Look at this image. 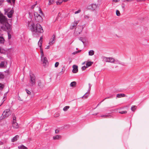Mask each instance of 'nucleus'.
Returning a JSON list of instances; mask_svg holds the SVG:
<instances>
[{
  "mask_svg": "<svg viewBox=\"0 0 149 149\" xmlns=\"http://www.w3.org/2000/svg\"><path fill=\"white\" fill-rule=\"evenodd\" d=\"M63 68L62 69L61 71V72H60V73H61L62 74H63V72H63Z\"/></svg>",
  "mask_w": 149,
  "mask_h": 149,
  "instance_id": "58",
  "label": "nucleus"
},
{
  "mask_svg": "<svg viewBox=\"0 0 149 149\" xmlns=\"http://www.w3.org/2000/svg\"><path fill=\"white\" fill-rule=\"evenodd\" d=\"M122 1L123 2H125L126 1V0H122Z\"/></svg>",
  "mask_w": 149,
  "mask_h": 149,
  "instance_id": "59",
  "label": "nucleus"
},
{
  "mask_svg": "<svg viewBox=\"0 0 149 149\" xmlns=\"http://www.w3.org/2000/svg\"><path fill=\"white\" fill-rule=\"evenodd\" d=\"M126 1H127V2H131L132 1H133V0H126Z\"/></svg>",
  "mask_w": 149,
  "mask_h": 149,
  "instance_id": "53",
  "label": "nucleus"
},
{
  "mask_svg": "<svg viewBox=\"0 0 149 149\" xmlns=\"http://www.w3.org/2000/svg\"><path fill=\"white\" fill-rule=\"evenodd\" d=\"M50 45H48V46H47V47L45 48V49H49L50 48Z\"/></svg>",
  "mask_w": 149,
  "mask_h": 149,
  "instance_id": "50",
  "label": "nucleus"
},
{
  "mask_svg": "<svg viewBox=\"0 0 149 149\" xmlns=\"http://www.w3.org/2000/svg\"><path fill=\"white\" fill-rule=\"evenodd\" d=\"M83 27L82 26H78L75 29V32L77 34H80L82 31Z\"/></svg>",
  "mask_w": 149,
  "mask_h": 149,
  "instance_id": "6",
  "label": "nucleus"
},
{
  "mask_svg": "<svg viewBox=\"0 0 149 149\" xmlns=\"http://www.w3.org/2000/svg\"><path fill=\"white\" fill-rule=\"evenodd\" d=\"M108 62L116 64L119 63V61L118 60H115L113 58L111 57H108Z\"/></svg>",
  "mask_w": 149,
  "mask_h": 149,
  "instance_id": "7",
  "label": "nucleus"
},
{
  "mask_svg": "<svg viewBox=\"0 0 149 149\" xmlns=\"http://www.w3.org/2000/svg\"><path fill=\"white\" fill-rule=\"evenodd\" d=\"M8 39H10L11 38V36L10 34L9 33H8Z\"/></svg>",
  "mask_w": 149,
  "mask_h": 149,
  "instance_id": "41",
  "label": "nucleus"
},
{
  "mask_svg": "<svg viewBox=\"0 0 149 149\" xmlns=\"http://www.w3.org/2000/svg\"><path fill=\"white\" fill-rule=\"evenodd\" d=\"M80 12H81L80 10H79L77 11H75L74 13L75 14H77L78 13H80Z\"/></svg>",
  "mask_w": 149,
  "mask_h": 149,
  "instance_id": "43",
  "label": "nucleus"
},
{
  "mask_svg": "<svg viewBox=\"0 0 149 149\" xmlns=\"http://www.w3.org/2000/svg\"><path fill=\"white\" fill-rule=\"evenodd\" d=\"M79 22V20H77L76 21H75L73 23H72L70 26V29H74L77 26Z\"/></svg>",
  "mask_w": 149,
  "mask_h": 149,
  "instance_id": "8",
  "label": "nucleus"
},
{
  "mask_svg": "<svg viewBox=\"0 0 149 149\" xmlns=\"http://www.w3.org/2000/svg\"><path fill=\"white\" fill-rule=\"evenodd\" d=\"M97 113H96L95 114H94L93 115H97Z\"/></svg>",
  "mask_w": 149,
  "mask_h": 149,
  "instance_id": "62",
  "label": "nucleus"
},
{
  "mask_svg": "<svg viewBox=\"0 0 149 149\" xmlns=\"http://www.w3.org/2000/svg\"><path fill=\"white\" fill-rule=\"evenodd\" d=\"M60 137V136L59 135H57L55 136H54L53 138L54 140H56L58 139Z\"/></svg>",
  "mask_w": 149,
  "mask_h": 149,
  "instance_id": "29",
  "label": "nucleus"
},
{
  "mask_svg": "<svg viewBox=\"0 0 149 149\" xmlns=\"http://www.w3.org/2000/svg\"><path fill=\"white\" fill-rule=\"evenodd\" d=\"M36 3L32 6L31 8L33 9L34 11V16L36 22H42L43 19L41 15H39L38 13L41 14L42 15L43 13L40 8L38 7V6H36Z\"/></svg>",
  "mask_w": 149,
  "mask_h": 149,
  "instance_id": "2",
  "label": "nucleus"
},
{
  "mask_svg": "<svg viewBox=\"0 0 149 149\" xmlns=\"http://www.w3.org/2000/svg\"><path fill=\"white\" fill-rule=\"evenodd\" d=\"M16 117L15 116H13V121H15V122H16Z\"/></svg>",
  "mask_w": 149,
  "mask_h": 149,
  "instance_id": "44",
  "label": "nucleus"
},
{
  "mask_svg": "<svg viewBox=\"0 0 149 149\" xmlns=\"http://www.w3.org/2000/svg\"><path fill=\"white\" fill-rule=\"evenodd\" d=\"M73 68L72 70V72L74 73H76L78 71V67L77 66L75 65H73L72 66Z\"/></svg>",
  "mask_w": 149,
  "mask_h": 149,
  "instance_id": "12",
  "label": "nucleus"
},
{
  "mask_svg": "<svg viewBox=\"0 0 149 149\" xmlns=\"http://www.w3.org/2000/svg\"><path fill=\"white\" fill-rule=\"evenodd\" d=\"M101 117H103L104 118H111V116L110 115L107 114L101 116Z\"/></svg>",
  "mask_w": 149,
  "mask_h": 149,
  "instance_id": "24",
  "label": "nucleus"
},
{
  "mask_svg": "<svg viewBox=\"0 0 149 149\" xmlns=\"http://www.w3.org/2000/svg\"><path fill=\"white\" fill-rule=\"evenodd\" d=\"M122 7L123 8H124V6H122Z\"/></svg>",
  "mask_w": 149,
  "mask_h": 149,
  "instance_id": "63",
  "label": "nucleus"
},
{
  "mask_svg": "<svg viewBox=\"0 0 149 149\" xmlns=\"http://www.w3.org/2000/svg\"><path fill=\"white\" fill-rule=\"evenodd\" d=\"M4 86L1 83H0V88H3Z\"/></svg>",
  "mask_w": 149,
  "mask_h": 149,
  "instance_id": "42",
  "label": "nucleus"
},
{
  "mask_svg": "<svg viewBox=\"0 0 149 149\" xmlns=\"http://www.w3.org/2000/svg\"><path fill=\"white\" fill-rule=\"evenodd\" d=\"M42 44V41H39L38 43V45L40 47V52L41 54V55L42 56H43L44 55V54L43 53V50L42 49L41 47V46Z\"/></svg>",
  "mask_w": 149,
  "mask_h": 149,
  "instance_id": "9",
  "label": "nucleus"
},
{
  "mask_svg": "<svg viewBox=\"0 0 149 149\" xmlns=\"http://www.w3.org/2000/svg\"><path fill=\"white\" fill-rule=\"evenodd\" d=\"M63 0H58L56 2V3L57 5L61 4L63 2Z\"/></svg>",
  "mask_w": 149,
  "mask_h": 149,
  "instance_id": "25",
  "label": "nucleus"
},
{
  "mask_svg": "<svg viewBox=\"0 0 149 149\" xmlns=\"http://www.w3.org/2000/svg\"><path fill=\"white\" fill-rule=\"evenodd\" d=\"M30 80H35L36 78L34 75L31 73H30Z\"/></svg>",
  "mask_w": 149,
  "mask_h": 149,
  "instance_id": "16",
  "label": "nucleus"
},
{
  "mask_svg": "<svg viewBox=\"0 0 149 149\" xmlns=\"http://www.w3.org/2000/svg\"><path fill=\"white\" fill-rule=\"evenodd\" d=\"M89 18V16L88 15H86L84 16V18L86 19H88Z\"/></svg>",
  "mask_w": 149,
  "mask_h": 149,
  "instance_id": "38",
  "label": "nucleus"
},
{
  "mask_svg": "<svg viewBox=\"0 0 149 149\" xmlns=\"http://www.w3.org/2000/svg\"><path fill=\"white\" fill-rule=\"evenodd\" d=\"M18 149H27V148L24 146L23 145H22L20 146H18Z\"/></svg>",
  "mask_w": 149,
  "mask_h": 149,
  "instance_id": "20",
  "label": "nucleus"
},
{
  "mask_svg": "<svg viewBox=\"0 0 149 149\" xmlns=\"http://www.w3.org/2000/svg\"><path fill=\"white\" fill-rule=\"evenodd\" d=\"M120 1V0H112V1L114 2H119Z\"/></svg>",
  "mask_w": 149,
  "mask_h": 149,
  "instance_id": "46",
  "label": "nucleus"
},
{
  "mask_svg": "<svg viewBox=\"0 0 149 149\" xmlns=\"http://www.w3.org/2000/svg\"><path fill=\"white\" fill-rule=\"evenodd\" d=\"M79 40L81 41L82 42L84 43V42L82 40V38H81L80 39H79Z\"/></svg>",
  "mask_w": 149,
  "mask_h": 149,
  "instance_id": "54",
  "label": "nucleus"
},
{
  "mask_svg": "<svg viewBox=\"0 0 149 149\" xmlns=\"http://www.w3.org/2000/svg\"><path fill=\"white\" fill-rule=\"evenodd\" d=\"M26 92L27 93L28 95H30V94L31 93V92L29 91L27 89H26Z\"/></svg>",
  "mask_w": 149,
  "mask_h": 149,
  "instance_id": "40",
  "label": "nucleus"
},
{
  "mask_svg": "<svg viewBox=\"0 0 149 149\" xmlns=\"http://www.w3.org/2000/svg\"><path fill=\"white\" fill-rule=\"evenodd\" d=\"M94 54V51L92 50H90L88 52V55L89 56H92Z\"/></svg>",
  "mask_w": 149,
  "mask_h": 149,
  "instance_id": "22",
  "label": "nucleus"
},
{
  "mask_svg": "<svg viewBox=\"0 0 149 149\" xmlns=\"http://www.w3.org/2000/svg\"><path fill=\"white\" fill-rule=\"evenodd\" d=\"M78 53V52H77V51L76 52H74L73 53H72V54L73 55H75V54H77Z\"/></svg>",
  "mask_w": 149,
  "mask_h": 149,
  "instance_id": "51",
  "label": "nucleus"
},
{
  "mask_svg": "<svg viewBox=\"0 0 149 149\" xmlns=\"http://www.w3.org/2000/svg\"><path fill=\"white\" fill-rule=\"evenodd\" d=\"M38 85L40 88H42L44 86L43 82L40 80H39L38 81Z\"/></svg>",
  "mask_w": 149,
  "mask_h": 149,
  "instance_id": "13",
  "label": "nucleus"
},
{
  "mask_svg": "<svg viewBox=\"0 0 149 149\" xmlns=\"http://www.w3.org/2000/svg\"><path fill=\"white\" fill-rule=\"evenodd\" d=\"M116 15L118 16H119L120 15V11L118 10H117L116 11Z\"/></svg>",
  "mask_w": 149,
  "mask_h": 149,
  "instance_id": "34",
  "label": "nucleus"
},
{
  "mask_svg": "<svg viewBox=\"0 0 149 149\" xmlns=\"http://www.w3.org/2000/svg\"><path fill=\"white\" fill-rule=\"evenodd\" d=\"M19 136L18 135H16L12 139V141L14 142L17 141L18 138Z\"/></svg>",
  "mask_w": 149,
  "mask_h": 149,
  "instance_id": "19",
  "label": "nucleus"
},
{
  "mask_svg": "<svg viewBox=\"0 0 149 149\" xmlns=\"http://www.w3.org/2000/svg\"><path fill=\"white\" fill-rule=\"evenodd\" d=\"M126 96V95L123 93L118 94L117 95L116 97L118 98H120L121 97H124Z\"/></svg>",
  "mask_w": 149,
  "mask_h": 149,
  "instance_id": "18",
  "label": "nucleus"
},
{
  "mask_svg": "<svg viewBox=\"0 0 149 149\" xmlns=\"http://www.w3.org/2000/svg\"><path fill=\"white\" fill-rule=\"evenodd\" d=\"M7 20L5 17L0 12V24H2L3 26L6 24Z\"/></svg>",
  "mask_w": 149,
  "mask_h": 149,
  "instance_id": "4",
  "label": "nucleus"
},
{
  "mask_svg": "<svg viewBox=\"0 0 149 149\" xmlns=\"http://www.w3.org/2000/svg\"><path fill=\"white\" fill-rule=\"evenodd\" d=\"M59 131L58 130H56L55 131V132L56 133H57Z\"/></svg>",
  "mask_w": 149,
  "mask_h": 149,
  "instance_id": "52",
  "label": "nucleus"
},
{
  "mask_svg": "<svg viewBox=\"0 0 149 149\" xmlns=\"http://www.w3.org/2000/svg\"><path fill=\"white\" fill-rule=\"evenodd\" d=\"M101 59L102 61L106 62H108V57L104 56H102L101 57Z\"/></svg>",
  "mask_w": 149,
  "mask_h": 149,
  "instance_id": "17",
  "label": "nucleus"
},
{
  "mask_svg": "<svg viewBox=\"0 0 149 149\" xmlns=\"http://www.w3.org/2000/svg\"><path fill=\"white\" fill-rule=\"evenodd\" d=\"M4 141H0V145H2L4 144Z\"/></svg>",
  "mask_w": 149,
  "mask_h": 149,
  "instance_id": "48",
  "label": "nucleus"
},
{
  "mask_svg": "<svg viewBox=\"0 0 149 149\" xmlns=\"http://www.w3.org/2000/svg\"><path fill=\"white\" fill-rule=\"evenodd\" d=\"M97 5L95 4H92L89 5L88 6V8L89 9H91L93 10H95L97 7Z\"/></svg>",
  "mask_w": 149,
  "mask_h": 149,
  "instance_id": "10",
  "label": "nucleus"
},
{
  "mask_svg": "<svg viewBox=\"0 0 149 149\" xmlns=\"http://www.w3.org/2000/svg\"><path fill=\"white\" fill-rule=\"evenodd\" d=\"M89 93V92L88 93V92H87L82 97V98L84 97V98H87L88 96Z\"/></svg>",
  "mask_w": 149,
  "mask_h": 149,
  "instance_id": "28",
  "label": "nucleus"
},
{
  "mask_svg": "<svg viewBox=\"0 0 149 149\" xmlns=\"http://www.w3.org/2000/svg\"><path fill=\"white\" fill-rule=\"evenodd\" d=\"M81 51V50H79V51H77V52H78V53L79 52Z\"/></svg>",
  "mask_w": 149,
  "mask_h": 149,
  "instance_id": "60",
  "label": "nucleus"
},
{
  "mask_svg": "<svg viewBox=\"0 0 149 149\" xmlns=\"http://www.w3.org/2000/svg\"><path fill=\"white\" fill-rule=\"evenodd\" d=\"M18 98V99L19 100H20V101H22V100H21V98H20V97H19Z\"/></svg>",
  "mask_w": 149,
  "mask_h": 149,
  "instance_id": "56",
  "label": "nucleus"
},
{
  "mask_svg": "<svg viewBox=\"0 0 149 149\" xmlns=\"http://www.w3.org/2000/svg\"><path fill=\"white\" fill-rule=\"evenodd\" d=\"M4 76L2 72H0V79H3L4 78Z\"/></svg>",
  "mask_w": 149,
  "mask_h": 149,
  "instance_id": "31",
  "label": "nucleus"
},
{
  "mask_svg": "<svg viewBox=\"0 0 149 149\" xmlns=\"http://www.w3.org/2000/svg\"><path fill=\"white\" fill-rule=\"evenodd\" d=\"M70 108V107L69 106H66L63 109V111H67L68 109Z\"/></svg>",
  "mask_w": 149,
  "mask_h": 149,
  "instance_id": "30",
  "label": "nucleus"
},
{
  "mask_svg": "<svg viewBox=\"0 0 149 149\" xmlns=\"http://www.w3.org/2000/svg\"><path fill=\"white\" fill-rule=\"evenodd\" d=\"M59 64V63L58 62H56L55 63V67L56 68H57L58 67V65Z\"/></svg>",
  "mask_w": 149,
  "mask_h": 149,
  "instance_id": "39",
  "label": "nucleus"
},
{
  "mask_svg": "<svg viewBox=\"0 0 149 149\" xmlns=\"http://www.w3.org/2000/svg\"><path fill=\"white\" fill-rule=\"evenodd\" d=\"M55 38L56 37L54 35H53L52 38H51L49 40V44L50 45H52L55 42Z\"/></svg>",
  "mask_w": 149,
  "mask_h": 149,
  "instance_id": "11",
  "label": "nucleus"
},
{
  "mask_svg": "<svg viewBox=\"0 0 149 149\" xmlns=\"http://www.w3.org/2000/svg\"><path fill=\"white\" fill-rule=\"evenodd\" d=\"M4 62L3 61L1 62L0 63V67H2L4 66Z\"/></svg>",
  "mask_w": 149,
  "mask_h": 149,
  "instance_id": "35",
  "label": "nucleus"
},
{
  "mask_svg": "<svg viewBox=\"0 0 149 149\" xmlns=\"http://www.w3.org/2000/svg\"><path fill=\"white\" fill-rule=\"evenodd\" d=\"M10 114V110L9 109H6L3 111L2 114V116L1 118V119H3L7 118Z\"/></svg>",
  "mask_w": 149,
  "mask_h": 149,
  "instance_id": "3",
  "label": "nucleus"
},
{
  "mask_svg": "<svg viewBox=\"0 0 149 149\" xmlns=\"http://www.w3.org/2000/svg\"><path fill=\"white\" fill-rule=\"evenodd\" d=\"M76 84V82L75 81L72 82L70 84V86L71 87H74L75 86Z\"/></svg>",
  "mask_w": 149,
  "mask_h": 149,
  "instance_id": "27",
  "label": "nucleus"
},
{
  "mask_svg": "<svg viewBox=\"0 0 149 149\" xmlns=\"http://www.w3.org/2000/svg\"><path fill=\"white\" fill-rule=\"evenodd\" d=\"M3 53V50L1 48V47H0V53Z\"/></svg>",
  "mask_w": 149,
  "mask_h": 149,
  "instance_id": "47",
  "label": "nucleus"
},
{
  "mask_svg": "<svg viewBox=\"0 0 149 149\" xmlns=\"http://www.w3.org/2000/svg\"><path fill=\"white\" fill-rule=\"evenodd\" d=\"M110 97H107L105 98V99H104L103 100V101H104V100L106 99H107L109 98Z\"/></svg>",
  "mask_w": 149,
  "mask_h": 149,
  "instance_id": "57",
  "label": "nucleus"
},
{
  "mask_svg": "<svg viewBox=\"0 0 149 149\" xmlns=\"http://www.w3.org/2000/svg\"><path fill=\"white\" fill-rule=\"evenodd\" d=\"M136 109V107L135 106H132V107L131 109V110L132 111H135V110Z\"/></svg>",
  "mask_w": 149,
  "mask_h": 149,
  "instance_id": "32",
  "label": "nucleus"
},
{
  "mask_svg": "<svg viewBox=\"0 0 149 149\" xmlns=\"http://www.w3.org/2000/svg\"><path fill=\"white\" fill-rule=\"evenodd\" d=\"M5 41L4 38L3 37H0V43L3 44Z\"/></svg>",
  "mask_w": 149,
  "mask_h": 149,
  "instance_id": "23",
  "label": "nucleus"
},
{
  "mask_svg": "<svg viewBox=\"0 0 149 149\" xmlns=\"http://www.w3.org/2000/svg\"><path fill=\"white\" fill-rule=\"evenodd\" d=\"M43 56L41 55V59L42 62H43V64L44 66H46L47 65L48 63V61L47 58L44 57Z\"/></svg>",
  "mask_w": 149,
  "mask_h": 149,
  "instance_id": "5",
  "label": "nucleus"
},
{
  "mask_svg": "<svg viewBox=\"0 0 149 149\" xmlns=\"http://www.w3.org/2000/svg\"><path fill=\"white\" fill-rule=\"evenodd\" d=\"M36 23L32 21L30 22L29 24V26L33 36L34 35L38 34L43 32V30L41 25L38 23H37L36 25Z\"/></svg>",
  "mask_w": 149,
  "mask_h": 149,
  "instance_id": "1",
  "label": "nucleus"
},
{
  "mask_svg": "<svg viewBox=\"0 0 149 149\" xmlns=\"http://www.w3.org/2000/svg\"><path fill=\"white\" fill-rule=\"evenodd\" d=\"M12 125L13 127L14 128H17L19 127L18 124L16 121H13Z\"/></svg>",
  "mask_w": 149,
  "mask_h": 149,
  "instance_id": "14",
  "label": "nucleus"
},
{
  "mask_svg": "<svg viewBox=\"0 0 149 149\" xmlns=\"http://www.w3.org/2000/svg\"><path fill=\"white\" fill-rule=\"evenodd\" d=\"M42 37H40V40H39V41H42Z\"/></svg>",
  "mask_w": 149,
  "mask_h": 149,
  "instance_id": "55",
  "label": "nucleus"
},
{
  "mask_svg": "<svg viewBox=\"0 0 149 149\" xmlns=\"http://www.w3.org/2000/svg\"><path fill=\"white\" fill-rule=\"evenodd\" d=\"M1 31V30H0V31Z\"/></svg>",
  "mask_w": 149,
  "mask_h": 149,
  "instance_id": "64",
  "label": "nucleus"
},
{
  "mask_svg": "<svg viewBox=\"0 0 149 149\" xmlns=\"http://www.w3.org/2000/svg\"><path fill=\"white\" fill-rule=\"evenodd\" d=\"M85 63V62H83V63H82V65H84V64Z\"/></svg>",
  "mask_w": 149,
  "mask_h": 149,
  "instance_id": "61",
  "label": "nucleus"
},
{
  "mask_svg": "<svg viewBox=\"0 0 149 149\" xmlns=\"http://www.w3.org/2000/svg\"><path fill=\"white\" fill-rule=\"evenodd\" d=\"M119 113L121 114H125L126 113H127V112L126 111H121L119 112Z\"/></svg>",
  "mask_w": 149,
  "mask_h": 149,
  "instance_id": "37",
  "label": "nucleus"
},
{
  "mask_svg": "<svg viewBox=\"0 0 149 149\" xmlns=\"http://www.w3.org/2000/svg\"><path fill=\"white\" fill-rule=\"evenodd\" d=\"M88 85H89V91L91 89V84H90L89 83L88 84Z\"/></svg>",
  "mask_w": 149,
  "mask_h": 149,
  "instance_id": "49",
  "label": "nucleus"
},
{
  "mask_svg": "<svg viewBox=\"0 0 149 149\" xmlns=\"http://www.w3.org/2000/svg\"><path fill=\"white\" fill-rule=\"evenodd\" d=\"M93 63V62H88L86 63V67L88 68V67L91 66Z\"/></svg>",
  "mask_w": 149,
  "mask_h": 149,
  "instance_id": "21",
  "label": "nucleus"
},
{
  "mask_svg": "<svg viewBox=\"0 0 149 149\" xmlns=\"http://www.w3.org/2000/svg\"><path fill=\"white\" fill-rule=\"evenodd\" d=\"M54 2V0H49L48 4L49 5H50L51 4H52Z\"/></svg>",
  "mask_w": 149,
  "mask_h": 149,
  "instance_id": "33",
  "label": "nucleus"
},
{
  "mask_svg": "<svg viewBox=\"0 0 149 149\" xmlns=\"http://www.w3.org/2000/svg\"><path fill=\"white\" fill-rule=\"evenodd\" d=\"M30 82L31 85L32 86L35 85V80H30Z\"/></svg>",
  "mask_w": 149,
  "mask_h": 149,
  "instance_id": "26",
  "label": "nucleus"
},
{
  "mask_svg": "<svg viewBox=\"0 0 149 149\" xmlns=\"http://www.w3.org/2000/svg\"><path fill=\"white\" fill-rule=\"evenodd\" d=\"M86 68H87L86 67V66H83L81 68H82V69L83 70H85Z\"/></svg>",
  "mask_w": 149,
  "mask_h": 149,
  "instance_id": "45",
  "label": "nucleus"
},
{
  "mask_svg": "<svg viewBox=\"0 0 149 149\" xmlns=\"http://www.w3.org/2000/svg\"><path fill=\"white\" fill-rule=\"evenodd\" d=\"M8 2L10 3L11 1H12L13 3H15V0H6Z\"/></svg>",
  "mask_w": 149,
  "mask_h": 149,
  "instance_id": "36",
  "label": "nucleus"
},
{
  "mask_svg": "<svg viewBox=\"0 0 149 149\" xmlns=\"http://www.w3.org/2000/svg\"><path fill=\"white\" fill-rule=\"evenodd\" d=\"M14 11L13 10H11L7 14V15L8 17L10 18L12 17V15Z\"/></svg>",
  "mask_w": 149,
  "mask_h": 149,
  "instance_id": "15",
  "label": "nucleus"
}]
</instances>
